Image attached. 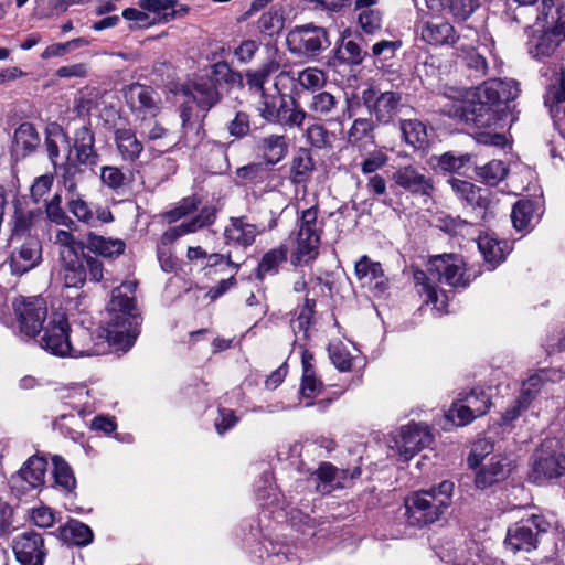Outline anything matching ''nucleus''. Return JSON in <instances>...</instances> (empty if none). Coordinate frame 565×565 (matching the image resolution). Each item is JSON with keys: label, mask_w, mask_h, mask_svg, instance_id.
<instances>
[{"label": "nucleus", "mask_w": 565, "mask_h": 565, "mask_svg": "<svg viewBox=\"0 0 565 565\" xmlns=\"http://www.w3.org/2000/svg\"><path fill=\"white\" fill-rule=\"evenodd\" d=\"M414 281L420 295H426L438 311H447L448 297L436 284H445L454 288H465L470 284V277L466 273L465 262L460 255L443 254L431 257L427 270L414 271Z\"/></svg>", "instance_id": "nucleus-1"}, {"label": "nucleus", "mask_w": 565, "mask_h": 565, "mask_svg": "<svg viewBox=\"0 0 565 565\" xmlns=\"http://www.w3.org/2000/svg\"><path fill=\"white\" fill-rule=\"evenodd\" d=\"M136 281H127L114 288L107 306V339L122 351L129 350L139 334L140 318L136 313L134 294Z\"/></svg>", "instance_id": "nucleus-2"}, {"label": "nucleus", "mask_w": 565, "mask_h": 565, "mask_svg": "<svg viewBox=\"0 0 565 565\" xmlns=\"http://www.w3.org/2000/svg\"><path fill=\"white\" fill-rule=\"evenodd\" d=\"M454 483L441 481L438 486L412 492L405 498V516L409 525L423 527L437 522L451 504Z\"/></svg>", "instance_id": "nucleus-3"}, {"label": "nucleus", "mask_w": 565, "mask_h": 565, "mask_svg": "<svg viewBox=\"0 0 565 565\" xmlns=\"http://www.w3.org/2000/svg\"><path fill=\"white\" fill-rule=\"evenodd\" d=\"M324 220L319 217V205L297 207V238L290 256L292 266H305L319 254V245L323 233Z\"/></svg>", "instance_id": "nucleus-4"}, {"label": "nucleus", "mask_w": 565, "mask_h": 565, "mask_svg": "<svg viewBox=\"0 0 565 565\" xmlns=\"http://www.w3.org/2000/svg\"><path fill=\"white\" fill-rule=\"evenodd\" d=\"M545 31L533 35L529 42V53L535 58L552 55L565 40L563 6H555L554 0H542Z\"/></svg>", "instance_id": "nucleus-5"}, {"label": "nucleus", "mask_w": 565, "mask_h": 565, "mask_svg": "<svg viewBox=\"0 0 565 565\" xmlns=\"http://www.w3.org/2000/svg\"><path fill=\"white\" fill-rule=\"evenodd\" d=\"M222 81L230 84H242L243 78L241 73L233 71L227 63H215L212 65V78L209 81L203 78L194 81L185 87L184 94L200 109L210 110L220 100V94L214 82L218 83Z\"/></svg>", "instance_id": "nucleus-6"}, {"label": "nucleus", "mask_w": 565, "mask_h": 565, "mask_svg": "<svg viewBox=\"0 0 565 565\" xmlns=\"http://www.w3.org/2000/svg\"><path fill=\"white\" fill-rule=\"evenodd\" d=\"M552 520L541 514H531L509 527L504 545L512 553L531 552L537 547L539 535L547 532Z\"/></svg>", "instance_id": "nucleus-7"}, {"label": "nucleus", "mask_w": 565, "mask_h": 565, "mask_svg": "<svg viewBox=\"0 0 565 565\" xmlns=\"http://www.w3.org/2000/svg\"><path fill=\"white\" fill-rule=\"evenodd\" d=\"M61 275L66 288H82L87 275L94 282H99L104 277L103 263L92 255L83 254L60 259Z\"/></svg>", "instance_id": "nucleus-8"}, {"label": "nucleus", "mask_w": 565, "mask_h": 565, "mask_svg": "<svg viewBox=\"0 0 565 565\" xmlns=\"http://www.w3.org/2000/svg\"><path fill=\"white\" fill-rule=\"evenodd\" d=\"M563 446L559 440L546 439L533 457L532 469L529 479L534 483H543L546 480L562 475Z\"/></svg>", "instance_id": "nucleus-9"}, {"label": "nucleus", "mask_w": 565, "mask_h": 565, "mask_svg": "<svg viewBox=\"0 0 565 565\" xmlns=\"http://www.w3.org/2000/svg\"><path fill=\"white\" fill-rule=\"evenodd\" d=\"M288 50L298 55L317 56L330 45L326 29L313 24L294 28L286 38Z\"/></svg>", "instance_id": "nucleus-10"}, {"label": "nucleus", "mask_w": 565, "mask_h": 565, "mask_svg": "<svg viewBox=\"0 0 565 565\" xmlns=\"http://www.w3.org/2000/svg\"><path fill=\"white\" fill-rule=\"evenodd\" d=\"M361 100L369 114L379 125H388L399 114L402 97L396 92H380L370 86L362 90Z\"/></svg>", "instance_id": "nucleus-11"}, {"label": "nucleus", "mask_w": 565, "mask_h": 565, "mask_svg": "<svg viewBox=\"0 0 565 565\" xmlns=\"http://www.w3.org/2000/svg\"><path fill=\"white\" fill-rule=\"evenodd\" d=\"M19 331L28 338L35 337L47 317L46 301L42 297H21L13 302Z\"/></svg>", "instance_id": "nucleus-12"}, {"label": "nucleus", "mask_w": 565, "mask_h": 565, "mask_svg": "<svg viewBox=\"0 0 565 565\" xmlns=\"http://www.w3.org/2000/svg\"><path fill=\"white\" fill-rule=\"evenodd\" d=\"M497 104L479 95V87L468 93L467 100L455 106L454 111H449L450 116H458L466 121H471L477 127H490L497 121Z\"/></svg>", "instance_id": "nucleus-13"}, {"label": "nucleus", "mask_w": 565, "mask_h": 565, "mask_svg": "<svg viewBox=\"0 0 565 565\" xmlns=\"http://www.w3.org/2000/svg\"><path fill=\"white\" fill-rule=\"evenodd\" d=\"M42 329L41 348L56 356H68L71 330L66 316L62 312H53L49 318L47 324Z\"/></svg>", "instance_id": "nucleus-14"}, {"label": "nucleus", "mask_w": 565, "mask_h": 565, "mask_svg": "<svg viewBox=\"0 0 565 565\" xmlns=\"http://www.w3.org/2000/svg\"><path fill=\"white\" fill-rule=\"evenodd\" d=\"M46 466V460L43 457H30L22 468L11 476L9 480L11 491L20 497L42 487L44 484Z\"/></svg>", "instance_id": "nucleus-15"}, {"label": "nucleus", "mask_w": 565, "mask_h": 565, "mask_svg": "<svg viewBox=\"0 0 565 565\" xmlns=\"http://www.w3.org/2000/svg\"><path fill=\"white\" fill-rule=\"evenodd\" d=\"M12 550L21 565H43L46 555L44 539L35 531L19 533L12 541Z\"/></svg>", "instance_id": "nucleus-16"}, {"label": "nucleus", "mask_w": 565, "mask_h": 565, "mask_svg": "<svg viewBox=\"0 0 565 565\" xmlns=\"http://www.w3.org/2000/svg\"><path fill=\"white\" fill-rule=\"evenodd\" d=\"M259 233L258 226L249 223L246 216L231 217L223 232L224 245L244 252Z\"/></svg>", "instance_id": "nucleus-17"}, {"label": "nucleus", "mask_w": 565, "mask_h": 565, "mask_svg": "<svg viewBox=\"0 0 565 565\" xmlns=\"http://www.w3.org/2000/svg\"><path fill=\"white\" fill-rule=\"evenodd\" d=\"M125 100L130 110L140 119L142 116H157L159 113L154 90L146 85L134 83L124 88Z\"/></svg>", "instance_id": "nucleus-18"}, {"label": "nucleus", "mask_w": 565, "mask_h": 565, "mask_svg": "<svg viewBox=\"0 0 565 565\" xmlns=\"http://www.w3.org/2000/svg\"><path fill=\"white\" fill-rule=\"evenodd\" d=\"M433 440L427 426L409 424L401 428L399 439L395 441L398 454L405 461L428 446Z\"/></svg>", "instance_id": "nucleus-19"}, {"label": "nucleus", "mask_w": 565, "mask_h": 565, "mask_svg": "<svg viewBox=\"0 0 565 565\" xmlns=\"http://www.w3.org/2000/svg\"><path fill=\"white\" fill-rule=\"evenodd\" d=\"M554 73L556 75V82L548 85L544 96V103L548 108L555 129H557L559 136L563 138V120L565 119V108L563 106L565 102V68L561 66L559 70Z\"/></svg>", "instance_id": "nucleus-20"}, {"label": "nucleus", "mask_w": 565, "mask_h": 565, "mask_svg": "<svg viewBox=\"0 0 565 565\" xmlns=\"http://www.w3.org/2000/svg\"><path fill=\"white\" fill-rule=\"evenodd\" d=\"M308 109L310 116L324 121H338L342 125L344 110L341 105V97L329 92H318L312 95Z\"/></svg>", "instance_id": "nucleus-21"}, {"label": "nucleus", "mask_w": 565, "mask_h": 565, "mask_svg": "<svg viewBox=\"0 0 565 565\" xmlns=\"http://www.w3.org/2000/svg\"><path fill=\"white\" fill-rule=\"evenodd\" d=\"M395 185L413 194L431 195L433 180L414 166L399 167L392 175Z\"/></svg>", "instance_id": "nucleus-22"}, {"label": "nucleus", "mask_w": 565, "mask_h": 565, "mask_svg": "<svg viewBox=\"0 0 565 565\" xmlns=\"http://www.w3.org/2000/svg\"><path fill=\"white\" fill-rule=\"evenodd\" d=\"M42 247L39 239L28 236L26 239L14 249L10 258V267L13 274L23 275L36 267L41 260Z\"/></svg>", "instance_id": "nucleus-23"}, {"label": "nucleus", "mask_w": 565, "mask_h": 565, "mask_svg": "<svg viewBox=\"0 0 565 565\" xmlns=\"http://www.w3.org/2000/svg\"><path fill=\"white\" fill-rule=\"evenodd\" d=\"M512 468V460L510 458L494 455L476 471L475 483L480 489L489 488L504 480L510 475Z\"/></svg>", "instance_id": "nucleus-24"}, {"label": "nucleus", "mask_w": 565, "mask_h": 565, "mask_svg": "<svg viewBox=\"0 0 565 565\" xmlns=\"http://www.w3.org/2000/svg\"><path fill=\"white\" fill-rule=\"evenodd\" d=\"M355 276L363 287L373 289L377 295L384 294L387 289V279L381 264L365 255L355 263Z\"/></svg>", "instance_id": "nucleus-25"}, {"label": "nucleus", "mask_w": 565, "mask_h": 565, "mask_svg": "<svg viewBox=\"0 0 565 565\" xmlns=\"http://www.w3.org/2000/svg\"><path fill=\"white\" fill-rule=\"evenodd\" d=\"M418 32L424 42L434 46L454 45L459 38L455 28L449 22L441 20L423 22Z\"/></svg>", "instance_id": "nucleus-26"}, {"label": "nucleus", "mask_w": 565, "mask_h": 565, "mask_svg": "<svg viewBox=\"0 0 565 565\" xmlns=\"http://www.w3.org/2000/svg\"><path fill=\"white\" fill-rule=\"evenodd\" d=\"M481 98L499 103H509L520 95L519 84L514 79L493 78L479 86Z\"/></svg>", "instance_id": "nucleus-27"}, {"label": "nucleus", "mask_w": 565, "mask_h": 565, "mask_svg": "<svg viewBox=\"0 0 565 565\" xmlns=\"http://www.w3.org/2000/svg\"><path fill=\"white\" fill-rule=\"evenodd\" d=\"M67 209L79 222L88 226L113 221V214L108 209L97 207L93 210L81 195L68 196Z\"/></svg>", "instance_id": "nucleus-28"}, {"label": "nucleus", "mask_w": 565, "mask_h": 565, "mask_svg": "<svg viewBox=\"0 0 565 565\" xmlns=\"http://www.w3.org/2000/svg\"><path fill=\"white\" fill-rule=\"evenodd\" d=\"M116 148L124 161H137L142 151L143 142L137 138L136 131L131 128H117L114 132Z\"/></svg>", "instance_id": "nucleus-29"}, {"label": "nucleus", "mask_w": 565, "mask_h": 565, "mask_svg": "<svg viewBox=\"0 0 565 565\" xmlns=\"http://www.w3.org/2000/svg\"><path fill=\"white\" fill-rule=\"evenodd\" d=\"M477 245L490 269L495 268L502 263L509 253L508 242L499 239L493 233L480 235L477 239Z\"/></svg>", "instance_id": "nucleus-30"}, {"label": "nucleus", "mask_w": 565, "mask_h": 565, "mask_svg": "<svg viewBox=\"0 0 565 565\" xmlns=\"http://www.w3.org/2000/svg\"><path fill=\"white\" fill-rule=\"evenodd\" d=\"M288 140L284 135H268L256 146L258 154L267 164L275 166L288 153Z\"/></svg>", "instance_id": "nucleus-31"}, {"label": "nucleus", "mask_w": 565, "mask_h": 565, "mask_svg": "<svg viewBox=\"0 0 565 565\" xmlns=\"http://www.w3.org/2000/svg\"><path fill=\"white\" fill-rule=\"evenodd\" d=\"M40 136L31 122L21 124L14 131L12 152L17 157L24 158L40 146Z\"/></svg>", "instance_id": "nucleus-32"}, {"label": "nucleus", "mask_w": 565, "mask_h": 565, "mask_svg": "<svg viewBox=\"0 0 565 565\" xmlns=\"http://www.w3.org/2000/svg\"><path fill=\"white\" fill-rule=\"evenodd\" d=\"M86 248L105 258H115L125 252L126 244L119 238H107L89 232L85 242Z\"/></svg>", "instance_id": "nucleus-33"}, {"label": "nucleus", "mask_w": 565, "mask_h": 565, "mask_svg": "<svg viewBox=\"0 0 565 565\" xmlns=\"http://www.w3.org/2000/svg\"><path fill=\"white\" fill-rule=\"evenodd\" d=\"M137 130L146 142L170 147V142H166L170 132L156 119V116H142L137 125Z\"/></svg>", "instance_id": "nucleus-34"}, {"label": "nucleus", "mask_w": 565, "mask_h": 565, "mask_svg": "<svg viewBox=\"0 0 565 565\" xmlns=\"http://www.w3.org/2000/svg\"><path fill=\"white\" fill-rule=\"evenodd\" d=\"M94 135L86 128L82 127L76 131L74 148L79 163L85 166H96L99 159L94 148Z\"/></svg>", "instance_id": "nucleus-35"}, {"label": "nucleus", "mask_w": 565, "mask_h": 565, "mask_svg": "<svg viewBox=\"0 0 565 565\" xmlns=\"http://www.w3.org/2000/svg\"><path fill=\"white\" fill-rule=\"evenodd\" d=\"M41 218L40 210H24L14 205V214L12 216V239L19 236L30 235L36 225V222Z\"/></svg>", "instance_id": "nucleus-36"}, {"label": "nucleus", "mask_w": 565, "mask_h": 565, "mask_svg": "<svg viewBox=\"0 0 565 565\" xmlns=\"http://www.w3.org/2000/svg\"><path fill=\"white\" fill-rule=\"evenodd\" d=\"M540 203L537 200H519L512 209L511 220L518 231L529 230L535 217Z\"/></svg>", "instance_id": "nucleus-37"}, {"label": "nucleus", "mask_w": 565, "mask_h": 565, "mask_svg": "<svg viewBox=\"0 0 565 565\" xmlns=\"http://www.w3.org/2000/svg\"><path fill=\"white\" fill-rule=\"evenodd\" d=\"M217 209L207 205L201 209L199 215L189 222H184L172 230L173 237L193 233L202 227L212 225L216 220Z\"/></svg>", "instance_id": "nucleus-38"}, {"label": "nucleus", "mask_w": 565, "mask_h": 565, "mask_svg": "<svg viewBox=\"0 0 565 565\" xmlns=\"http://www.w3.org/2000/svg\"><path fill=\"white\" fill-rule=\"evenodd\" d=\"M309 116L297 100L291 99L289 103L286 100L280 104V111L275 122L289 128H301Z\"/></svg>", "instance_id": "nucleus-39"}, {"label": "nucleus", "mask_w": 565, "mask_h": 565, "mask_svg": "<svg viewBox=\"0 0 565 565\" xmlns=\"http://www.w3.org/2000/svg\"><path fill=\"white\" fill-rule=\"evenodd\" d=\"M279 70V63L271 60L263 64L258 70H248L245 74L246 84L250 92L262 94L265 92L264 84L268 81L269 76Z\"/></svg>", "instance_id": "nucleus-40"}, {"label": "nucleus", "mask_w": 565, "mask_h": 565, "mask_svg": "<svg viewBox=\"0 0 565 565\" xmlns=\"http://www.w3.org/2000/svg\"><path fill=\"white\" fill-rule=\"evenodd\" d=\"M449 184L460 200L466 201L471 206H483L484 199L481 195V190L471 182L451 178L449 179Z\"/></svg>", "instance_id": "nucleus-41"}, {"label": "nucleus", "mask_w": 565, "mask_h": 565, "mask_svg": "<svg viewBox=\"0 0 565 565\" xmlns=\"http://www.w3.org/2000/svg\"><path fill=\"white\" fill-rule=\"evenodd\" d=\"M287 255L288 247L285 244L265 253L257 268L259 278H263L266 275L276 274L279 265L286 262Z\"/></svg>", "instance_id": "nucleus-42"}, {"label": "nucleus", "mask_w": 565, "mask_h": 565, "mask_svg": "<svg viewBox=\"0 0 565 565\" xmlns=\"http://www.w3.org/2000/svg\"><path fill=\"white\" fill-rule=\"evenodd\" d=\"M312 476L319 481L317 490L321 493H330L342 484L339 469L330 462L321 463Z\"/></svg>", "instance_id": "nucleus-43"}, {"label": "nucleus", "mask_w": 565, "mask_h": 565, "mask_svg": "<svg viewBox=\"0 0 565 565\" xmlns=\"http://www.w3.org/2000/svg\"><path fill=\"white\" fill-rule=\"evenodd\" d=\"M285 102V96L279 92L277 94L262 92L256 109L262 118L269 122H275L280 111V104Z\"/></svg>", "instance_id": "nucleus-44"}, {"label": "nucleus", "mask_w": 565, "mask_h": 565, "mask_svg": "<svg viewBox=\"0 0 565 565\" xmlns=\"http://www.w3.org/2000/svg\"><path fill=\"white\" fill-rule=\"evenodd\" d=\"M96 351L93 347V334L87 328H78L73 331L71 338V348L68 356L79 358L85 355H93Z\"/></svg>", "instance_id": "nucleus-45"}, {"label": "nucleus", "mask_w": 565, "mask_h": 565, "mask_svg": "<svg viewBox=\"0 0 565 565\" xmlns=\"http://www.w3.org/2000/svg\"><path fill=\"white\" fill-rule=\"evenodd\" d=\"M62 534L66 541L77 546L87 545L93 541V531L90 527L76 520L68 521Z\"/></svg>", "instance_id": "nucleus-46"}, {"label": "nucleus", "mask_w": 565, "mask_h": 565, "mask_svg": "<svg viewBox=\"0 0 565 565\" xmlns=\"http://www.w3.org/2000/svg\"><path fill=\"white\" fill-rule=\"evenodd\" d=\"M258 30L267 36L278 35L285 25V18L280 10L270 8L257 21Z\"/></svg>", "instance_id": "nucleus-47"}, {"label": "nucleus", "mask_w": 565, "mask_h": 565, "mask_svg": "<svg viewBox=\"0 0 565 565\" xmlns=\"http://www.w3.org/2000/svg\"><path fill=\"white\" fill-rule=\"evenodd\" d=\"M375 121L371 118H356L347 132L350 145L356 146L364 139H374Z\"/></svg>", "instance_id": "nucleus-48"}, {"label": "nucleus", "mask_w": 565, "mask_h": 565, "mask_svg": "<svg viewBox=\"0 0 565 565\" xmlns=\"http://www.w3.org/2000/svg\"><path fill=\"white\" fill-rule=\"evenodd\" d=\"M366 54V51L353 40H343L335 50L337 58L348 65H360Z\"/></svg>", "instance_id": "nucleus-49"}, {"label": "nucleus", "mask_w": 565, "mask_h": 565, "mask_svg": "<svg viewBox=\"0 0 565 565\" xmlns=\"http://www.w3.org/2000/svg\"><path fill=\"white\" fill-rule=\"evenodd\" d=\"M53 243L58 247L60 259L78 255L84 244L77 241L74 235L65 230L56 231Z\"/></svg>", "instance_id": "nucleus-50"}, {"label": "nucleus", "mask_w": 565, "mask_h": 565, "mask_svg": "<svg viewBox=\"0 0 565 565\" xmlns=\"http://www.w3.org/2000/svg\"><path fill=\"white\" fill-rule=\"evenodd\" d=\"M401 131L406 143L413 147L422 148L426 143V127L418 120H403Z\"/></svg>", "instance_id": "nucleus-51"}, {"label": "nucleus", "mask_w": 565, "mask_h": 565, "mask_svg": "<svg viewBox=\"0 0 565 565\" xmlns=\"http://www.w3.org/2000/svg\"><path fill=\"white\" fill-rule=\"evenodd\" d=\"M53 462V477L55 483L61 487L65 491H72L75 488L76 480L73 475L71 467L67 462L60 456H54L52 458Z\"/></svg>", "instance_id": "nucleus-52"}, {"label": "nucleus", "mask_w": 565, "mask_h": 565, "mask_svg": "<svg viewBox=\"0 0 565 565\" xmlns=\"http://www.w3.org/2000/svg\"><path fill=\"white\" fill-rule=\"evenodd\" d=\"M100 180L104 185L119 193L130 183V177L122 169L115 166H105L100 170Z\"/></svg>", "instance_id": "nucleus-53"}, {"label": "nucleus", "mask_w": 565, "mask_h": 565, "mask_svg": "<svg viewBox=\"0 0 565 565\" xmlns=\"http://www.w3.org/2000/svg\"><path fill=\"white\" fill-rule=\"evenodd\" d=\"M313 170V160L308 152H300L291 161V181L295 184L306 182Z\"/></svg>", "instance_id": "nucleus-54"}, {"label": "nucleus", "mask_w": 565, "mask_h": 565, "mask_svg": "<svg viewBox=\"0 0 565 565\" xmlns=\"http://www.w3.org/2000/svg\"><path fill=\"white\" fill-rule=\"evenodd\" d=\"M461 399L476 418L484 415L491 406L490 396L481 388L471 390Z\"/></svg>", "instance_id": "nucleus-55"}, {"label": "nucleus", "mask_w": 565, "mask_h": 565, "mask_svg": "<svg viewBox=\"0 0 565 565\" xmlns=\"http://www.w3.org/2000/svg\"><path fill=\"white\" fill-rule=\"evenodd\" d=\"M315 306L316 301L307 297L298 317L291 321V329L297 338H299L300 334H302V339L308 337V330L313 317Z\"/></svg>", "instance_id": "nucleus-56"}, {"label": "nucleus", "mask_w": 565, "mask_h": 565, "mask_svg": "<svg viewBox=\"0 0 565 565\" xmlns=\"http://www.w3.org/2000/svg\"><path fill=\"white\" fill-rule=\"evenodd\" d=\"M436 160V168L441 172L455 173L459 172L470 162L471 156L469 153L456 154L452 151H448L437 157Z\"/></svg>", "instance_id": "nucleus-57"}, {"label": "nucleus", "mask_w": 565, "mask_h": 565, "mask_svg": "<svg viewBox=\"0 0 565 565\" xmlns=\"http://www.w3.org/2000/svg\"><path fill=\"white\" fill-rule=\"evenodd\" d=\"M507 168L501 160H492L477 168V175L489 185H497L507 175Z\"/></svg>", "instance_id": "nucleus-58"}, {"label": "nucleus", "mask_w": 565, "mask_h": 565, "mask_svg": "<svg viewBox=\"0 0 565 565\" xmlns=\"http://www.w3.org/2000/svg\"><path fill=\"white\" fill-rule=\"evenodd\" d=\"M307 141L315 148L323 149L331 147L330 134L320 122H313L305 130Z\"/></svg>", "instance_id": "nucleus-59"}, {"label": "nucleus", "mask_w": 565, "mask_h": 565, "mask_svg": "<svg viewBox=\"0 0 565 565\" xmlns=\"http://www.w3.org/2000/svg\"><path fill=\"white\" fill-rule=\"evenodd\" d=\"M204 138V130L201 122L185 125L175 145L188 149H195Z\"/></svg>", "instance_id": "nucleus-60"}, {"label": "nucleus", "mask_w": 565, "mask_h": 565, "mask_svg": "<svg viewBox=\"0 0 565 565\" xmlns=\"http://www.w3.org/2000/svg\"><path fill=\"white\" fill-rule=\"evenodd\" d=\"M292 79H297L300 86L305 89L315 90L323 86L326 82L324 74L318 68L308 67L297 73V78L291 76Z\"/></svg>", "instance_id": "nucleus-61"}, {"label": "nucleus", "mask_w": 565, "mask_h": 565, "mask_svg": "<svg viewBox=\"0 0 565 565\" xmlns=\"http://www.w3.org/2000/svg\"><path fill=\"white\" fill-rule=\"evenodd\" d=\"M493 449L494 445L490 439H478L473 444L471 452L468 457V466L471 469H477L483 459L493 451Z\"/></svg>", "instance_id": "nucleus-62"}, {"label": "nucleus", "mask_w": 565, "mask_h": 565, "mask_svg": "<svg viewBox=\"0 0 565 565\" xmlns=\"http://www.w3.org/2000/svg\"><path fill=\"white\" fill-rule=\"evenodd\" d=\"M329 356L334 366L341 372L351 370L352 359L349 351L341 342L331 343L329 345Z\"/></svg>", "instance_id": "nucleus-63"}, {"label": "nucleus", "mask_w": 565, "mask_h": 565, "mask_svg": "<svg viewBox=\"0 0 565 565\" xmlns=\"http://www.w3.org/2000/svg\"><path fill=\"white\" fill-rule=\"evenodd\" d=\"M388 162V156L383 150H374L370 152L361 162V171L363 174H374L384 168Z\"/></svg>", "instance_id": "nucleus-64"}]
</instances>
